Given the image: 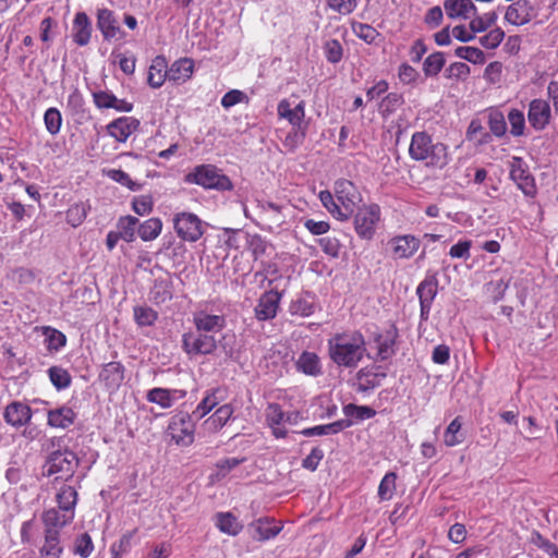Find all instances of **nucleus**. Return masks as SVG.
<instances>
[{
	"instance_id": "nucleus-54",
	"label": "nucleus",
	"mask_w": 558,
	"mask_h": 558,
	"mask_svg": "<svg viewBox=\"0 0 558 558\" xmlns=\"http://www.w3.org/2000/svg\"><path fill=\"white\" fill-rule=\"evenodd\" d=\"M136 529L124 533L118 542H114L110 547V553L116 558H122L132 548V539L136 533Z\"/></svg>"
},
{
	"instance_id": "nucleus-41",
	"label": "nucleus",
	"mask_w": 558,
	"mask_h": 558,
	"mask_svg": "<svg viewBox=\"0 0 558 558\" xmlns=\"http://www.w3.org/2000/svg\"><path fill=\"white\" fill-rule=\"evenodd\" d=\"M446 59L441 51H436L427 56L423 62V72L426 77L437 76L445 66Z\"/></svg>"
},
{
	"instance_id": "nucleus-7",
	"label": "nucleus",
	"mask_w": 558,
	"mask_h": 558,
	"mask_svg": "<svg viewBox=\"0 0 558 558\" xmlns=\"http://www.w3.org/2000/svg\"><path fill=\"white\" fill-rule=\"evenodd\" d=\"M380 207L377 204L359 207L354 216V230L363 240H371L375 235L380 221Z\"/></svg>"
},
{
	"instance_id": "nucleus-9",
	"label": "nucleus",
	"mask_w": 558,
	"mask_h": 558,
	"mask_svg": "<svg viewBox=\"0 0 558 558\" xmlns=\"http://www.w3.org/2000/svg\"><path fill=\"white\" fill-rule=\"evenodd\" d=\"M96 26L105 41L122 40L126 33L120 27L116 13L108 8H97Z\"/></svg>"
},
{
	"instance_id": "nucleus-30",
	"label": "nucleus",
	"mask_w": 558,
	"mask_h": 558,
	"mask_svg": "<svg viewBox=\"0 0 558 558\" xmlns=\"http://www.w3.org/2000/svg\"><path fill=\"white\" fill-rule=\"evenodd\" d=\"M44 545L39 553L46 558H61L63 546L61 544L60 533L53 531H44Z\"/></svg>"
},
{
	"instance_id": "nucleus-15",
	"label": "nucleus",
	"mask_w": 558,
	"mask_h": 558,
	"mask_svg": "<svg viewBox=\"0 0 558 558\" xmlns=\"http://www.w3.org/2000/svg\"><path fill=\"white\" fill-rule=\"evenodd\" d=\"M281 298V293L275 290L264 292L254 308L255 317L260 322L275 318L279 310Z\"/></svg>"
},
{
	"instance_id": "nucleus-24",
	"label": "nucleus",
	"mask_w": 558,
	"mask_h": 558,
	"mask_svg": "<svg viewBox=\"0 0 558 558\" xmlns=\"http://www.w3.org/2000/svg\"><path fill=\"white\" fill-rule=\"evenodd\" d=\"M125 368L120 362H109L104 365L99 373V379L106 388L116 391L124 380Z\"/></svg>"
},
{
	"instance_id": "nucleus-58",
	"label": "nucleus",
	"mask_w": 558,
	"mask_h": 558,
	"mask_svg": "<svg viewBox=\"0 0 558 558\" xmlns=\"http://www.w3.org/2000/svg\"><path fill=\"white\" fill-rule=\"evenodd\" d=\"M51 384L58 389L62 390L70 386L71 376L69 372L62 367L52 366L48 369Z\"/></svg>"
},
{
	"instance_id": "nucleus-27",
	"label": "nucleus",
	"mask_w": 558,
	"mask_h": 558,
	"mask_svg": "<svg viewBox=\"0 0 558 558\" xmlns=\"http://www.w3.org/2000/svg\"><path fill=\"white\" fill-rule=\"evenodd\" d=\"M295 367L298 372L311 377H318L324 373L320 357L311 351H303L300 354Z\"/></svg>"
},
{
	"instance_id": "nucleus-40",
	"label": "nucleus",
	"mask_w": 558,
	"mask_h": 558,
	"mask_svg": "<svg viewBox=\"0 0 558 558\" xmlns=\"http://www.w3.org/2000/svg\"><path fill=\"white\" fill-rule=\"evenodd\" d=\"M138 223V219L134 216H122L118 219L117 228L121 240L131 243L135 240V230Z\"/></svg>"
},
{
	"instance_id": "nucleus-47",
	"label": "nucleus",
	"mask_w": 558,
	"mask_h": 558,
	"mask_svg": "<svg viewBox=\"0 0 558 558\" xmlns=\"http://www.w3.org/2000/svg\"><path fill=\"white\" fill-rule=\"evenodd\" d=\"M246 248L252 253L255 259H259L267 254L271 245L259 234H248L246 239Z\"/></svg>"
},
{
	"instance_id": "nucleus-1",
	"label": "nucleus",
	"mask_w": 558,
	"mask_h": 558,
	"mask_svg": "<svg viewBox=\"0 0 558 558\" xmlns=\"http://www.w3.org/2000/svg\"><path fill=\"white\" fill-rule=\"evenodd\" d=\"M327 351L338 367L354 369L367 354L365 337L359 330L337 332L328 339Z\"/></svg>"
},
{
	"instance_id": "nucleus-51",
	"label": "nucleus",
	"mask_w": 558,
	"mask_h": 558,
	"mask_svg": "<svg viewBox=\"0 0 558 558\" xmlns=\"http://www.w3.org/2000/svg\"><path fill=\"white\" fill-rule=\"evenodd\" d=\"M266 421L268 425H282L291 422V413H286L278 403H269L266 408Z\"/></svg>"
},
{
	"instance_id": "nucleus-61",
	"label": "nucleus",
	"mask_w": 558,
	"mask_h": 558,
	"mask_svg": "<svg viewBox=\"0 0 558 558\" xmlns=\"http://www.w3.org/2000/svg\"><path fill=\"white\" fill-rule=\"evenodd\" d=\"M470 66L464 62H453L445 70L449 80L465 81L470 75Z\"/></svg>"
},
{
	"instance_id": "nucleus-25",
	"label": "nucleus",
	"mask_w": 558,
	"mask_h": 558,
	"mask_svg": "<svg viewBox=\"0 0 558 558\" xmlns=\"http://www.w3.org/2000/svg\"><path fill=\"white\" fill-rule=\"evenodd\" d=\"M444 10L452 20H469L477 13V8L471 0H445Z\"/></svg>"
},
{
	"instance_id": "nucleus-52",
	"label": "nucleus",
	"mask_w": 558,
	"mask_h": 558,
	"mask_svg": "<svg viewBox=\"0 0 558 558\" xmlns=\"http://www.w3.org/2000/svg\"><path fill=\"white\" fill-rule=\"evenodd\" d=\"M454 54L473 64H483L486 60L485 53L480 48L471 46H460L456 48Z\"/></svg>"
},
{
	"instance_id": "nucleus-5",
	"label": "nucleus",
	"mask_w": 558,
	"mask_h": 558,
	"mask_svg": "<svg viewBox=\"0 0 558 558\" xmlns=\"http://www.w3.org/2000/svg\"><path fill=\"white\" fill-rule=\"evenodd\" d=\"M78 465L77 456L71 450H57L50 453L45 465L44 474L56 475V480L68 481L72 478Z\"/></svg>"
},
{
	"instance_id": "nucleus-59",
	"label": "nucleus",
	"mask_w": 558,
	"mask_h": 558,
	"mask_svg": "<svg viewBox=\"0 0 558 558\" xmlns=\"http://www.w3.org/2000/svg\"><path fill=\"white\" fill-rule=\"evenodd\" d=\"M508 121L510 124V133L514 137L522 136L525 130L524 113L519 109H511L508 113Z\"/></svg>"
},
{
	"instance_id": "nucleus-19",
	"label": "nucleus",
	"mask_w": 558,
	"mask_h": 558,
	"mask_svg": "<svg viewBox=\"0 0 558 558\" xmlns=\"http://www.w3.org/2000/svg\"><path fill=\"white\" fill-rule=\"evenodd\" d=\"M32 409L24 402L12 401L3 411V418L7 424L14 428L25 426L32 420Z\"/></svg>"
},
{
	"instance_id": "nucleus-18",
	"label": "nucleus",
	"mask_w": 558,
	"mask_h": 558,
	"mask_svg": "<svg viewBox=\"0 0 558 558\" xmlns=\"http://www.w3.org/2000/svg\"><path fill=\"white\" fill-rule=\"evenodd\" d=\"M420 240L412 234L397 235L389 241L393 258H411L420 248Z\"/></svg>"
},
{
	"instance_id": "nucleus-33",
	"label": "nucleus",
	"mask_w": 558,
	"mask_h": 558,
	"mask_svg": "<svg viewBox=\"0 0 558 558\" xmlns=\"http://www.w3.org/2000/svg\"><path fill=\"white\" fill-rule=\"evenodd\" d=\"M438 293V279L436 274L426 275L423 281L416 288V294L420 303L433 304Z\"/></svg>"
},
{
	"instance_id": "nucleus-48",
	"label": "nucleus",
	"mask_w": 558,
	"mask_h": 558,
	"mask_svg": "<svg viewBox=\"0 0 558 558\" xmlns=\"http://www.w3.org/2000/svg\"><path fill=\"white\" fill-rule=\"evenodd\" d=\"M351 28L357 38L368 45L376 43L377 38L380 36L379 32L369 24L352 22Z\"/></svg>"
},
{
	"instance_id": "nucleus-20",
	"label": "nucleus",
	"mask_w": 558,
	"mask_h": 558,
	"mask_svg": "<svg viewBox=\"0 0 558 558\" xmlns=\"http://www.w3.org/2000/svg\"><path fill=\"white\" fill-rule=\"evenodd\" d=\"M74 520V515L68 509L65 511L58 508H50L43 512L41 522L44 531H53L60 533L61 530Z\"/></svg>"
},
{
	"instance_id": "nucleus-6",
	"label": "nucleus",
	"mask_w": 558,
	"mask_h": 558,
	"mask_svg": "<svg viewBox=\"0 0 558 558\" xmlns=\"http://www.w3.org/2000/svg\"><path fill=\"white\" fill-rule=\"evenodd\" d=\"M217 349V340L214 335H207L197 329L182 335V350L190 359L209 355Z\"/></svg>"
},
{
	"instance_id": "nucleus-4",
	"label": "nucleus",
	"mask_w": 558,
	"mask_h": 558,
	"mask_svg": "<svg viewBox=\"0 0 558 558\" xmlns=\"http://www.w3.org/2000/svg\"><path fill=\"white\" fill-rule=\"evenodd\" d=\"M185 182L197 184L204 189L229 191L232 189L230 179L214 165H201L186 174Z\"/></svg>"
},
{
	"instance_id": "nucleus-56",
	"label": "nucleus",
	"mask_w": 558,
	"mask_h": 558,
	"mask_svg": "<svg viewBox=\"0 0 558 558\" xmlns=\"http://www.w3.org/2000/svg\"><path fill=\"white\" fill-rule=\"evenodd\" d=\"M343 413L347 417L364 421L372 418L376 415V411L368 405L348 404L343 408Z\"/></svg>"
},
{
	"instance_id": "nucleus-22",
	"label": "nucleus",
	"mask_w": 558,
	"mask_h": 558,
	"mask_svg": "<svg viewBox=\"0 0 558 558\" xmlns=\"http://www.w3.org/2000/svg\"><path fill=\"white\" fill-rule=\"evenodd\" d=\"M140 126V121L133 117H121L107 125L110 136L120 143H124Z\"/></svg>"
},
{
	"instance_id": "nucleus-8",
	"label": "nucleus",
	"mask_w": 558,
	"mask_h": 558,
	"mask_svg": "<svg viewBox=\"0 0 558 558\" xmlns=\"http://www.w3.org/2000/svg\"><path fill=\"white\" fill-rule=\"evenodd\" d=\"M173 227L180 239L196 242L204 234L203 221L192 213H178L173 218Z\"/></svg>"
},
{
	"instance_id": "nucleus-11",
	"label": "nucleus",
	"mask_w": 558,
	"mask_h": 558,
	"mask_svg": "<svg viewBox=\"0 0 558 558\" xmlns=\"http://www.w3.org/2000/svg\"><path fill=\"white\" fill-rule=\"evenodd\" d=\"M510 179L526 197H534L536 195L535 180L522 158H512L510 163Z\"/></svg>"
},
{
	"instance_id": "nucleus-26",
	"label": "nucleus",
	"mask_w": 558,
	"mask_h": 558,
	"mask_svg": "<svg viewBox=\"0 0 558 558\" xmlns=\"http://www.w3.org/2000/svg\"><path fill=\"white\" fill-rule=\"evenodd\" d=\"M76 412L69 405H61L47 412V424L52 428L66 429L74 424Z\"/></svg>"
},
{
	"instance_id": "nucleus-53",
	"label": "nucleus",
	"mask_w": 558,
	"mask_h": 558,
	"mask_svg": "<svg viewBox=\"0 0 558 558\" xmlns=\"http://www.w3.org/2000/svg\"><path fill=\"white\" fill-rule=\"evenodd\" d=\"M133 313L134 320L140 327L153 326L158 318V313L148 306H135Z\"/></svg>"
},
{
	"instance_id": "nucleus-14",
	"label": "nucleus",
	"mask_w": 558,
	"mask_h": 558,
	"mask_svg": "<svg viewBox=\"0 0 558 558\" xmlns=\"http://www.w3.org/2000/svg\"><path fill=\"white\" fill-rule=\"evenodd\" d=\"M277 113L280 119L287 120L292 128H307L305 123V101L300 100L292 106L289 99H281L277 106Z\"/></svg>"
},
{
	"instance_id": "nucleus-57",
	"label": "nucleus",
	"mask_w": 558,
	"mask_h": 558,
	"mask_svg": "<svg viewBox=\"0 0 558 558\" xmlns=\"http://www.w3.org/2000/svg\"><path fill=\"white\" fill-rule=\"evenodd\" d=\"M94 551V543L88 533L80 534L74 541L73 553L81 558H88Z\"/></svg>"
},
{
	"instance_id": "nucleus-3",
	"label": "nucleus",
	"mask_w": 558,
	"mask_h": 558,
	"mask_svg": "<svg viewBox=\"0 0 558 558\" xmlns=\"http://www.w3.org/2000/svg\"><path fill=\"white\" fill-rule=\"evenodd\" d=\"M411 159L424 162L426 167L442 169L449 163L448 146L441 142H434L432 135L425 131L412 134L409 145Z\"/></svg>"
},
{
	"instance_id": "nucleus-23",
	"label": "nucleus",
	"mask_w": 558,
	"mask_h": 558,
	"mask_svg": "<svg viewBox=\"0 0 558 558\" xmlns=\"http://www.w3.org/2000/svg\"><path fill=\"white\" fill-rule=\"evenodd\" d=\"M185 395V390L181 389L153 388L147 392L146 399L162 409H169L175 401L183 399Z\"/></svg>"
},
{
	"instance_id": "nucleus-44",
	"label": "nucleus",
	"mask_w": 558,
	"mask_h": 558,
	"mask_svg": "<svg viewBox=\"0 0 558 558\" xmlns=\"http://www.w3.org/2000/svg\"><path fill=\"white\" fill-rule=\"evenodd\" d=\"M461 429L462 423L458 416L450 422L445 430L444 442L447 447H454L463 442L464 435L462 434Z\"/></svg>"
},
{
	"instance_id": "nucleus-31",
	"label": "nucleus",
	"mask_w": 558,
	"mask_h": 558,
	"mask_svg": "<svg viewBox=\"0 0 558 558\" xmlns=\"http://www.w3.org/2000/svg\"><path fill=\"white\" fill-rule=\"evenodd\" d=\"M168 78L167 61L163 57H156L148 70L147 83L153 88H159Z\"/></svg>"
},
{
	"instance_id": "nucleus-43",
	"label": "nucleus",
	"mask_w": 558,
	"mask_h": 558,
	"mask_svg": "<svg viewBox=\"0 0 558 558\" xmlns=\"http://www.w3.org/2000/svg\"><path fill=\"white\" fill-rule=\"evenodd\" d=\"M488 126L490 132L501 137L507 132V123L504 113L497 108H489L487 110Z\"/></svg>"
},
{
	"instance_id": "nucleus-60",
	"label": "nucleus",
	"mask_w": 558,
	"mask_h": 558,
	"mask_svg": "<svg viewBox=\"0 0 558 558\" xmlns=\"http://www.w3.org/2000/svg\"><path fill=\"white\" fill-rule=\"evenodd\" d=\"M106 174L112 181L128 187L131 191H138L141 189V184L133 181L131 177L121 169H109Z\"/></svg>"
},
{
	"instance_id": "nucleus-10",
	"label": "nucleus",
	"mask_w": 558,
	"mask_h": 558,
	"mask_svg": "<svg viewBox=\"0 0 558 558\" xmlns=\"http://www.w3.org/2000/svg\"><path fill=\"white\" fill-rule=\"evenodd\" d=\"M171 439L182 447H187L194 441L195 426L193 417L189 414H179L172 417L168 426Z\"/></svg>"
},
{
	"instance_id": "nucleus-28",
	"label": "nucleus",
	"mask_w": 558,
	"mask_h": 558,
	"mask_svg": "<svg viewBox=\"0 0 558 558\" xmlns=\"http://www.w3.org/2000/svg\"><path fill=\"white\" fill-rule=\"evenodd\" d=\"M193 70L194 63L191 59L177 60L168 69V80L178 84L184 83L192 76Z\"/></svg>"
},
{
	"instance_id": "nucleus-63",
	"label": "nucleus",
	"mask_w": 558,
	"mask_h": 558,
	"mask_svg": "<svg viewBox=\"0 0 558 558\" xmlns=\"http://www.w3.org/2000/svg\"><path fill=\"white\" fill-rule=\"evenodd\" d=\"M44 333L47 337L48 348L50 350H60L63 348L66 343V337L63 332L52 328V327H45Z\"/></svg>"
},
{
	"instance_id": "nucleus-37",
	"label": "nucleus",
	"mask_w": 558,
	"mask_h": 558,
	"mask_svg": "<svg viewBox=\"0 0 558 558\" xmlns=\"http://www.w3.org/2000/svg\"><path fill=\"white\" fill-rule=\"evenodd\" d=\"M220 389H211L206 391L205 397L198 403L196 409L192 412L191 416L195 420H201L207 415L216 405L219 404L220 398L218 393Z\"/></svg>"
},
{
	"instance_id": "nucleus-46",
	"label": "nucleus",
	"mask_w": 558,
	"mask_h": 558,
	"mask_svg": "<svg viewBox=\"0 0 558 558\" xmlns=\"http://www.w3.org/2000/svg\"><path fill=\"white\" fill-rule=\"evenodd\" d=\"M498 15L495 11H489L483 15H474L470 21V29L473 33H482L496 24Z\"/></svg>"
},
{
	"instance_id": "nucleus-38",
	"label": "nucleus",
	"mask_w": 558,
	"mask_h": 558,
	"mask_svg": "<svg viewBox=\"0 0 558 558\" xmlns=\"http://www.w3.org/2000/svg\"><path fill=\"white\" fill-rule=\"evenodd\" d=\"M216 526L220 530V532L231 536L238 535L243 529V525L230 512L218 513L216 517Z\"/></svg>"
},
{
	"instance_id": "nucleus-29",
	"label": "nucleus",
	"mask_w": 558,
	"mask_h": 558,
	"mask_svg": "<svg viewBox=\"0 0 558 558\" xmlns=\"http://www.w3.org/2000/svg\"><path fill=\"white\" fill-rule=\"evenodd\" d=\"M315 295L310 292H305L298 296L289 306L290 314L300 317H308L315 312Z\"/></svg>"
},
{
	"instance_id": "nucleus-35",
	"label": "nucleus",
	"mask_w": 558,
	"mask_h": 558,
	"mask_svg": "<svg viewBox=\"0 0 558 558\" xmlns=\"http://www.w3.org/2000/svg\"><path fill=\"white\" fill-rule=\"evenodd\" d=\"M374 342L377 348V360L386 361L395 353V335L391 331L385 333H375Z\"/></svg>"
},
{
	"instance_id": "nucleus-2",
	"label": "nucleus",
	"mask_w": 558,
	"mask_h": 558,
	"mask_svg": "<svg viewBox=\"0 0 558 558\" xmlns=\"http://www.w3.org/2000/svg\"><path fill=\"white\" fill-rule=\"evenodd\" d=\"M318 196L328 213L340 221L348 220L354 207L361 201L356 186L344 179L336 181L335 196L327 190L320 191Z\"/></svg>"
},
{
	"instance_id": "nucleus-49",
	"label": "nucleus",
	"mask_w": 558,
	"mask_h": 558,
	"mask_svg": "<svg viewBox=\"0 0 558 558\" xmlns=\"http://www.w3.org/2000/svg\"><path fill=\"white\" fill-rule=\"evenodd\" d=\"M396 481L397 474L395 472H388L381 478L377 492L380 501H387L392 499L397 488Z\"/></svg>"
},
{
	"instance_id": "nucleus-42",
	"label": "nucleus",
	"mask_w": 558,
	"mask_h": 558,
	"mask_svg": "<svg viewBox=\"0 0 558 558\" xmlns=\"http://www.w3.org/2000/svg\"><path fill=\"white\" fill-rule=\"evenodd\" d=\"M162 230V221L159 218H149L142 222L138 228V236L143 241H153L159 236Z\"/></svg>"
},
{
	"instance_id": "nucleus-62",
	"label": "nucleus",
	"mask_w": 558,
	"mask_h": 558,
	"mask_svg": "<svg viewBox=\"0 0 558 558\" xmlns=\"http://www.w3.org/2000/svg\"><path fill=\"white\" fill-rule=\"evenodd\" d=\"M505 38V32L500 27L490 29L480 37V44L486 49H496Z\"/></svg>"
},
{
	"instance_id": "nucleus-17",
	"label": "nucleus",
	"mask_w": 558,
	"mask_h": 558,
	"mask_svg": "<svg viewBox=\"0 0 558 558\" xmlns=\"http://www.w3.org/2000/svg\"><path fill=\"white\" fill-rule=\"evenodd\" d=\"M248 531L252 538L266 542L275 538L282 531V525L271 518L263 517L248 524Z\"/></svg>"
},
{
	"instance_id": "nucleus-55",
	"label": "nucleus",
	"mask_w": 558,
	"mask_h": 558,
	"mask_svg": "<svg viewBox=\"0 0 558 558\" xmlns=\"http://www.w3.org/2000/svg\"><path fill=\"white\" fill-rule=\"evenodd\" d=\"M403 104V97L399 93H389L380 101L379 111L381 116L388 117Z\"/></svg>"
},
{
	"instance_id": "nucleus-21",
	"label": "nucleus",
	"mask_w": 558,
	"mask_h": 558,
	"mask_svg": "<svg viewBox=\"0 0 558 558\" xmlns=\"http://www.w3.org/2000/svg\"><path fill=\"white\" fill-rule=\"evenodd\" d=\"M93 33L92 21L85 12H77L72 22L71 36L73 41L80 46H87Z\"/></svg>"
},
{
	"instance_id": "nucleus-12",
	"label": "nucleus",
	"mask_w": 558,
	"mask_h": 558,
	"mask_svg": "<svg viewBox=\"0 0 558 558\" xmlns=\"http://www.w3.org/2000/svg\"><path fill=\"white\" fill-rule=\"evenodd\" d=\"M527 120L535 131L545 130L551 120L549 102L542 98L531 100L529 104Z\"/></svg>"
},
{
	"instance_id": "nucleus-16",
	"label": "nucleus",
	"mask_w": 558,
	"mask_h": 558,
	"mask_svg": "<svg viewBox=\"0 0 558 558\" xmlns=\"http://www.w3.org/2000/svg\"><path fill=\"white\" fill-rule=\"evenodd\" d=\"M534 13V8L530 0H517L507 7L505 21L514 26L527 24Z\"/></svg>"
},
{
	"instance_id": "nucleus-50",
	"label": "nucleus",
	"mask_w": 558,
	"mask_h": 558,
	"mask_svg": "<svg viewBox=\"0 0 558 558\" xmlns=\"http://www.w3.org/2000/svg\"><path fill=\"white\" fill-rule=\"evenodd\" d=\"M44 123L50 135L59 134L62 126V116L59 109L54 107L48 108L44 113Z\"/></svg>"
},
{
	"instance_id": "nucleus-64",
	"label": "nucleus",
	"mask_w": 558,
	"mask_h": 558,
	"mask_svg": "<svg viewBox=\"0 0 558 558\" xmlns=\"http://www.w3.org/2000/svg\"><path fill=\"white\" fill-rule=\"evenodd\" d=\"M324 52L326 59L330 63H338L342 59L343 56V49L339 40L337 39H330L327 40L324 46Z\"/></svg>"
},
{
	"instance_id": "nucleus-45",
	"label": "nucleus",
	"mask_w": 558,
	"mask_h": 558,
	"mask_svg": "<svg viewBox=\"0 0 558 558\" xmlns=\"http://www.w3.org/2000/svg\"><path fill=\"white\" fill-rule=\"evenodd\" d=\"M171 283L167 280H156L150 290V300L155 304H163L172 299Z\"/></svg>"
},
{
	"instance_id": "nucleus-13",
	"label": "nucleus",
	"mask_w": 558,
	"mask_h": 558,
	"mask_svg": "<svg viewBox=\"0 0 558 558\" xmlns=\"http://www.w3.org/2000/svg\"><path fill=\"white\" fill-rule=\"evenodd\" d=\"M192 320L195 329L207 335L219 332L226 326V318L223 315L211 314L206 308L196 310L193 313Z\"/></svg>"
},
{
	"instance_id": "nucleus-34",
	"label": "nucleus",
	"mask_w": 558,
	"mask_h": 558,
	"mask_svg": "<svg viewBox=\"0 0 558 558\" xmlns=\"http://www.w3.org/2000/svg\"><path fill=\"white\" fill-rule=\"evenodd\" d=\"M247 232H243L241 229L226 228L222 234L219 236V241L228 248L238 251L242 247H246V239L248 238Z\"/></svg>"
},
{
	"instance_id": "nucleus-36",
	"label": "nucleus",
	"mask_w": 558,
	"mask_h": 558,
	"mask_svg": "<svg viewBox=\"0 0 558 558\" xmlns=\"http://www.w3.org/2000/svg\"><path fill=\"white\" fill-rule=\"evenodd\" d=\"M56 501L58 509L65 511V509L72 512L75 517V506L77 504V492L73 486L63 485L56 495Z\"/></svg>"
},
{
	"instance_id": "nucleus-39",
	"label": "nucleus",
	"mask_w": 558,
	"mask_h": 558,
	"mask_svg": "<svg viewBox=\"0 0 558 558\" xmlns=\"http://www.w3.org/2000/svg\"><path fill=\"white\" fill-rule=\"evenodd\" d=\"M233 412L234 410L231 404H223L219 407L208 420H206L205 424L213 430H219L232 417Z\"/></svg>"
},
{
	"instance_id": "nucleus-32",
	"label": "nucleus",
	"mask_w": 558,
	"mask_h": 558,
	"mask_svg": "<svg viewBox=\"0 0 558 558\" xmlns=\"http://www.w3.org/2000/svg\"><path fill=\"white\" fill-rule=\"evenodd\" d=\"M352 422L347 420H339L329 424L316 425L313 427L304 428L300 433L306 437L313 436H324V435H333L338 434L341 430L350 427Z\"/></svg>"
}]
</instances>
